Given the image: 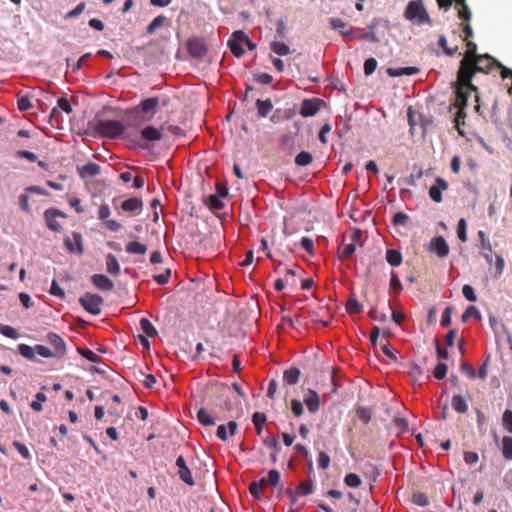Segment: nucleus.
<instances>
[{"instance_id":"f257e3e1","label":"nucleus","mask_w":512,"mask_h":512,"mask_svg":"<svg viewBox=\"0 0 512 512\" xmlns=\"http://www.w3.org/2000/svg\"><path fill=\"white\" fill-rule=\"evenodd\" d=\"M497 60L489 54H481L474 60L472 64L467 66L466 70L458 69L456 83L462 87H467L473 92L478 91V87L472 83V79L477 72L488 73L496 66Z\"/></svg>"},{"instance_id":"f03ea898","label":"nucleus","mask_w":512,"mask_h":512,"mask_svg":"<svg viewBox=\"0 0 512 512\" xmlns=\"http://www.w3.org/2000/svg\"><path fill=\"white\" fill-rule=\"evenodd\" d=\"M163 126L156 127L148 124L140 129L139 135L131 133L129 144L135 150H143L151 152L154 149V144L163 139Z\"/></svg>"},{"instance_id":"7ed1b4c3","label":"nucleus","mask_w":512,"mask_h":512,"mask_svg":"<svg viewBox=\"0 0 512 512\" xmlns=\"http://www.w3.org/2000/svg\"><path fill=\"white\" fill-rule=\"evenodd\" d=\"M94 129L103 138L121 139L127 143L131 138V132L127 131L125 124L116 119H99Z\"/></svg>"},{"instance_id":"20e7f679","label":"nucleus","mask_w":512,"mask_h":512,"mask_svg":"<svg viewBox=\"0 0 512 512\" xmlns=\"http://www.w3.org/2000/svg\"><path fill=\"white\" fill-rule=\"evenodd\" d=\"M472 91L467 87H462L461 85L455 83V94L456 99L452 104L453 107L457 108V112L454 117L455 126L460 135H463V132L460 129V125L465 124L466 112L465 109L468 105V98L470 97V93Z\"/></svg>"},{"instance_id":"39448f33","label":"nucleus","mask_w":512,"mask_h":512,"mask_svg":"<svg viewBox=\"0 0 512 512\" xmlns=\"http://www.w3.org/2000/svg\"><path fill=\"white\" fill-rule=\"evenodd\" d=\"M227 46L236 58H240L244 55V46H246L250 51L256 49V43H254L252 39L249 38L248 35L242 30L233 32L227 42Z\"/></svg>"},{"instance_id":"423d86ee","label":"nucleus","mask_w":512,"mask_h":512,"mask_svg":"<svg viewBox=\"0 0 512 512\" xmlns=\"http://www.w3.org/2000/svg\"><path fill=\"white\" fill-rule=\"evenodd\" d=\"M404 17L418 25L422 24H431L432 20L429 17L428 12L426 11L422 0H412L410 1L406 9L404 11Z\"/></svg>"},{"instance_id":"0eeeda50","label":"nucleus","mask_w":512,"mask_h":512,"mask_svg":"<svg viewBox=\"0 0 512 512\" xmlns=\"http://www.w3.org/2000/svg\"><path fill=\"white\" fill-rule=\"evenodd\" d=\"M103 298L96 293L86 292L79 298V303L83 309L93 316L101 314Z\"/></svg>"},{"instance_id":"6e6552de","label":"nucleus","mask_w":512,"mask_h":512,"mask_svg":"<svg viewBox=\"0 0 512 512\" xmlns=\"http://www.w3.org/2000/svg\"><path fill=\"white\" fill-rule=\"evenodd\" d=\"M186 48L189 55L194 58L201 60L208 53V46L205 40L201 37H191L186 42Z\"/></svg>"},{"instance_id":"1a4fd4ad","label":"nucleus","mask_w":512,"mask_h":512,"mask_svg":"<svg viewBox=\"0 0 512 512\" xmlns=\"http://www.w3.org/2000/svg\"><path fill=\"white\" fill-rule=\"evenodd\" d=\"M159 105V98L157 96L144 98L140 103L132 108L126 110V114L132 115L135 118L139 113L148 114L156 109Z\"/></svg>"},{"instance_id":"9d476101","label":"nucleus","mask_w":512,"mask_h":512,"mask_svg":"<svg viewBox=\"0 0 512 512\" xmlns=\"http://www.w3.org/2000/svg\"><path fill=\"white\" fill-rule=\"evenodd\" d=\"M65 218L66 214L57 208H48L44 211V219L46 226L53 232H60L62 230L61 224L57 221V218Z\"/></svg>"},{"instance_id":"9b49d317","label":"nucleus","mask_w":512,"mask_h":512,"mask_svg":"<svg viewBox=\"0 0 512 512\" xmlns=\"http://www.w3.org/2000/svg\"><path fill=\"white\" fill-rule=\"evenodd\" d=\"M63 243L70 254L82 255L84 252L83 237L79 232H73L72 238L65 237Z\"/></svg>"},{"instance_id":"f8f14e48","label":"nucleus","mask_w":512,"mask_h":512,"mask_svg":"<svg viewBox=\"0 0 512 512\" xmlns=\"http://www.w3.org/2000/svg\"><path fill=\"white\" fill-rule=\"evenodd\" d=\"M111 215V209L108 204H102L99 207L98 218L103 222L105 227L111 232H117L121 229V224L116 221L109 219Z\"/></svg>"},{"instance_id":"ddd939ff","label":"nucleus","mask_w":512,"mask_h":512,"mask_svg":"<svg viewBox=\"0 0 512 512\" xmlns=\"http://www.w3.org/2000/svg\"><path fill=\"white\" fill-rule=\"evenodd\" d=\"M175 465L178 468V476L180 480L189 486H193L195 484V481L192 476V472L190 468L187 466L186 460L182 455H179L176 458Z\"/></svg>"},{"instance_id":"4468645a","label":"nucleus","mask_w":512,"mask_h":512,"mask_svg":"<svg viewBox=\"0 0 512 512\" xmlns=\"http://www.w3.org/2000/svg\"><path fill=\"white\" fill-rule=\"evenodd\" d=\"M241 129L245 133H252L256 129V111L253 107L247 108L241 117Z\"/></svg>"},{"instance_id":"2eb2a0df","label":"nucleus","mask_w":512,"mask_h":512,"mask_svg":"<svg viewBox=\"0 0 512 512\" xmlns=\"http://www.w3.org/2000/svg\"><path fill=\"white\" fill-rule=\"evenodd\" d=\"M46 339H47L48 343L54 347V349H55L54 353L57 357L60 358V357H63L66 355V353H67L66 343L59 334L54 333V332H49L47 334Z\"/></svg>"},{"instance_id":"dca6fc26","label":"nucleus","mask_w":512,"mask_h":512,"mask_svg":"<svg viewBox=\"0 0 512 512\" xmlns=\"http://www.w3.org/2000/svg\"><path fill=\"white\" fill-rule=\"evenodd\" d=\"M429 250L440 258H445L449 254V246L442 236L433 238L430 241Z\"/></svg>"},{"instance_id":"f3484780","label":"nucleus","mask_w":512,"mask_h":512,"mask_svg":"<svg viewBox=\"0 0 512 512\" xmlns=\"http://www.w3.org/2000/svg\"><path fill=\"white\" fill-rule=\"evenodd\" d=\"M466 47L467 50L463 55V59L460 61L459 68H462V70H466L467 66H470L472 64V60L477 58L480 54L477 53V45L475 42L469 40L466 41Z\"/></svg>"},{"instance_id":"a211bd4d","label":"nucleus","mask_w":512,"mask_h":512,"mask_svg":"<svg viewBox=\"0 0 512 512\" xmlns=\"http://www.w3.org/2000/svg\"><path fill=\"white\" fill-rule=\"evenodd\" d=\"M321 102L322 101L317 98L303 100L300 108V115L303 117L314 116L320 110Z\"/></svg>"},{"instance_id":"6ab92c4d","label":"nucleus","mask_w":512,"mask_h":512,"mask_svg":"<svg viewBox=\"0 0 512 512\" xmlns=\"http://www.w3.org/2000/svg\"><path fill=\"white\" fill-rule=\"evenodd\" d=\"M448 183L441 177H437L435 179V184L432 185L429 189L430 198L439 203L442 201V192L448 189Z\"/></svg>"},{"instance_id":"aec40b11","label":"nucleus","mask_w":512,"mask_h":512,"mask_svg":"<svg viewBox=\"0 0 512 512\" xmlns=\"http://www.w3.org/2000/svg\"><path fill=\"white\" fill-rule=\"evenodd\" d=\"M139 325L141 330L145 334V336L141 337V342L149 347L150 343L148 341V337H156L158 335V331L148 318H141Z\"/></svg>"},{"instance_id":"412c9836","label":"nucleus","mask_w":512,"mask_h":512,"mask_svg":"<svg viewBox=\"0 0 512 512\" xmlns=\"http://www.w3.org/2000/svg\"><path fill=\"white\" fill-rule=\"evenodd\" d=\"M92 284L101 291H111L114 288L113 281L104 274H94L91 276Z\"/></svg>"},{"instance_id":"4be33fe9","label":"nucleus","mask_w":512,"mask_h":512,"mask_svg":"<svg viewBox=\"0 0 512 512\" xmlns=\"http://www.w3.org/2000/svg\"><path fill=\"white\" fill-rule=\"evenodd\" d=\"M304 403L307 406L309 412H317L320 408V398L318 393L314 390H308V393L304 397Z\"/></svg>"},{"instance_id":"5701e85b","label":"nucleus","mask_w":512,"mask_h":512,"mask_svg":"<svg viewBox=\"0 0 512 512\" xmlns=\"http://www.w3.org/2000/svg\"><path fill=\"white\" fill-rule=\"evenodd\" d=\"M236 159L238 162L244 163L247 168H244L245 173H247L251 178H254L256 173V162L253 158H248L244 153L238 152L236 154Z\"/></svg>"},{"instance_id":"b1692460","label":"nucleus","mask_w":512,"mask_h":512,"mask_svg":"<svg viewBox=\"0 0 512 512\" xmlns=\"http://www.w3.org/2000/svg\"><path fill=\"white\" fill-rule=\"evenodd\" d=\"M204 204L213 212L222 210L224 208L223 198L210 194L203 198Z\"/></svg>"},{"instance_id":"393cba45","label":"nucleus","mask_w":512,"mask_h":512,"mask_svg":"<svg viewBox=\"0 0 512 512\" xmlns=\"http://www.w3.org/2000/svg\"><path fill=\"white\" fill-rule=\"evenodd\" d=\"M280 482V473L276 469H272L268 473V479L262 478L258 481V490L262 489L266 485L276 487Z\"/></svg>"},{"instance_id":"a878e982","label":"nucleus","mask_w":512,"mask_h":512,"mask_svg":"<svg viewBox=\"0 0 512 512\" xmlns=\"http://www.w3.org/2000/svg\"><path fill=\"white\" fill-rule=\"evenodd\" d=\"M143 207V201L138 197H130L121 203V209L125 212H135Z\"/></svg>"},{"instance_id":"bb28decb","label":"nucleus","mask_w":512,"mask_h":512,"mask_svg":"<svg viewBox=\"0 0 512 512\" xmlns=\"http://www.w3.org/2000/svg\"><path fill=\"white\" fill-rule=\"evenodd\" d=\"M419 69L417 67H401V68H393L390 67L387 69V74L390 77H400V76H411L418 73Z\"/></svg>"},{"instance_id":"cd10ccee","label":"nucleus","mask_w":512,"mask_h":512,"mask_svg":"<svg viewBox=\"0 0 512 512\" xmlns=\"http://www.w3.org/2000/svg\"><path fill=\"white\" fill-rule=\"evenodd\" d=\"M455 2V8L458 9V17L465 22H469L471 19V11L466 3V0H452Z\"/></svg>"},{"instance_id":"c85d7f7f","label":"nucleus","mask_w":512,"mask_h":512,"mask_svg":"<svg viewBox=\"0 0 512 512\" xmlns=\"http://www.w3.org/2000/svg\"><path fill=\"white\" fill-rule=\"evenodd\" d=\"M101 168L97 163L88 162L84 164L79 173L81 177H95L100 174Z\"/></svg>"},{"instance_id":"c756f323","label":"nucleus","mask_w":512,"mask_h":512,"mask_svg":"<svg viewBox=\"0 0 512 512\" xmlns=\"http://www.w3.org/2000/svg\"><path fill=\"white\" fill-rule=\"evenodd\" d=\"M478 236L481 240V250H488L489 253H482V256L485 258L487 263L491 265L493 263L492 256V247L489 240L486 239V235L484 231H479Z\"/></svg>"},{"instance_id":"7c9ffc66","label":"nucleus","mask_w":512,"mask_h":512,"mask_svg":"<svg viewBox=\"0 0 512 512\" xmlns=\"http://www.w3.org/2000/svg\"><path fill=\"white\" fill-rule=\"evenodd\" d=\"M125 250L128 254L144 255L147 252L148 247L146 244L138 241H130L126 244Z\"/></svg>"},{"instance_id":"2f4dec72","label":"nucleus","mask_w":512,"mask_h":512,"mask_svg":"<svg viewBox=\"0 0 512 512\" xmlns=\"http://www.w3.org/2000/svg\"><path fill=\"white\" fill-rule=\"evenodd\" d=\"M301 372L296 367H290L286 369L283 373V381L288 385H295L300 378Z\"/></svg>"},{"instance_id":"473e14b6","label":"nucleus","mask_w":512,"mask_h":512,"mask_svg":"<svg viewBox=\"0 0 512 512\" xmlns=\"http://www.w3.org/2000/svg\"><path fill=\"white\" fill-rule=\"evenodd\" d=\"M106 270L111 275H118L121 271L118 259L111 253L106 256Z\"/></svg>"},{"instance_id":"72a5a7b5","label":"nucleus","mask_w":512,"mask_h":512,"mask_svg":"<svg viewBox=\"0 0 512 512\" xmlns=\"http://www.w3.org/2000/svg\"><path fill=\"white\" fill-rule=\"evenodd\" d=\"M386 260L391 266L398 267L402 264L403 257L400 251L388 249L386 251Z\"/></svg>"},{"instance_id":"f704fd0d","label":"nucleus","mask_w":512,"mask_h":512,"mask_svg":"<svg viewBox=\"0 0 512 512\" xmlns=\"http://www.w3.org/2000/svg\"><path fill=\"white\" fill-rule=\"evenodd\" d=\"M197 420L203 426H213L215 424L214 417L203 407L197 411Z\"/></svg>"},{"instance_id":"c9c22d12","label":"nucleus","mask_w":512,"mask_h":512,"mask_svg":"<svg viewBox=\"0 0 512 512\" xmlns=\"http://www.w3.org/2000/svg\"><path fill=\"white\" fill-rule=\"evenodd\" d=\"M77 352L91 363L99 364L102 362V358L89 348H78Z\"/></svg>"},{"instance_id":"e433bc0d","label":"nucleus","mask_w":512,"mask_h":512,"mask_svg":"<svg viewBox=\"0 0 512 512\" xmlns=\"http://www.w3.org/2000/svg\"><path fill=\"white\" fill-rule=\"evenodd\" d=\"M452 407L456 412L461 414L468 411V404L461 395H454L452 397Z\"/></svg>"},{"instance_id":"4c0bfd02","label":"nucleus","mask_w":512,"mask_h":512,"mask_svg":"<svg viewBox=\"0 0 512 512\" xmlns=\"http://www.w3.org/2000/svg\"><path fill=\"white\" fill-rule=\"evenodd\" d=\"M17 349H18V353H19L22 357H24V358H26V359H28V360H31V361L36 360V356H35V354H36L35 347H32V346H30V345H27V344H23V343H22V344H19V345H18V348H17Z\"/></svg>"},{"instance_id":"58836bf2","label":"nucleus","mask_w":512,"mask_h":512,"mask_svg":"<svg viewBox=\"0 0 512 512\" xmlns=\"http://www.w3.org/2000/svg\"><path fill=\"white\" fill-rule=\"evenodd\" d=\"M502 455L506 460H512V437L504 436L502 438Z\"/></svg>"},{"instance_id":"ea45409f","label":"nucleus","mask_w":512,"mask_h":512,"mask_svg":"<svg viewBox=\"0 0 512 512\" xmlns=\"http://www.w3.org/2000/svg\"><path fill=\"white\" fill-rule=\"evenodd\" d=\"M166 17L164 15H158L155 17L146 27L147 34H153L155 31L164 25Z\"/></svg>"},{"instance_id":"a19ab883","label":"nucleus","mask_w":512,"mask_h":512,"mask_svg":"<svg viewBox=\"0 0 512 512\" xmlns=\"http://www.w3.org/2000/svg\"><path fill=\"white\" fill-rule=\"evenodd\" d=\"M33 107L31 98L29 95H18L17 108L21 112L28 111Z\"/></svg>"},{"instance_id":"79ce46f5","label":"nucleus","mask_w":512,"mask_h":512,"mask_svg":"<svg viewBox=\"0 0 512 512\" xmlns=\"http://www.w3.org/2000/svg\"><path fill=\"white\" fill-rule=\"evenodd\" d=\"M47 400V396L43 392H38L35 395V400H33L30 404V407L35 412H40L43 410L42 403Z\"/></svg>"},{"instance_id":"37998d69","label":"nucleus","mask_w":512,"mask_h":512,"mask_svg":"<svg viewBox=\"0 0 512 512\" xmlns=\"http://www.w3.org/2000/svg\"><path fill=\"white\" fill-rule=\"evenodd\" d=\"M362 305L359 303V301L354 298L350 297L346 302V309L349 314H358L362 311Z\"/></svg>"},{"instance_id":"c03bdc74","label":"nucleus","mask_w":512,"mask_h":512,"mask_svg":"<svg viewBox=\"0 0 512 512\" xmlns=\"http://www.w3.org/2000/svg\"><path fill=\"white\" fill-rule=\"evenodd\" d=\"M313 161V157L309 152L301 151L295 157V163L298 166H307L311 164Z\"/></svg>"},{"instance_id":"a18cd8bd","label":"nucleus","mask_w":512,"mask_h":512,"mask_svg":"<svg viewBox=\"0 0 512 512\" xmlns=\"http://www.w3.org/2000/svg\"><path fill=\"white\" fill-rule=\"evenodd\" d=\"M357 417L363 422V424H368L372 418V410L367 407H358L356 410Z\"/></svg>"},{"instance_id":"49530a36","label":"nucleus","mask_w":512,"mask_h":512,"mask_svg":"<svg viewBox=\"0 0 512 512\" xmlns=\"http://www.w3.org/2000/svg\"><path fill=\"white\" fill-rule=\"evenodd\" d=\"M273 105L269 99L259 100L258 99V116L266 117L272 110Z\"/></svg>"},{"instance_id":"de8ad7c7","label":"nucleus","mask_w":512,"mask_h":512,"mask_svg":"<svg viewBox=\"0 0 512 512\" xmlns=\"http://www.w3.org/2000/svg\"><path fill=\"white\" fill-rule=\"evenodd\" d=\"M244 168H247V166H245L244 163H242V162H238V160L235 158V162L233 165V172L237 178H239V179L251 178L247 173H245Z\"/></svg>"},{"instance_id":"09e8293b","label":"nucleus","mask_w":512,"mask_h":512,"mask_svg":"<svg viewBox=\"0 0 512 512\" xmlns=\"http://www.w3.org/2000/svg\"><path fill=\"white\" fill-rule=\"evenodd\" d=\"M356 250V246L354 243L344 244L342 248H339L338 254L339 259L344 260L349 258Z\"/></svg>"},{"instance_id":"8fccbe9b","label":"nucleus","mask_w":512,"mask_h":512,"mask_svg":"<svg viewBox=\"0 0 512 512\" xmlns=\"http://www.w3.org/2000/svg\"><path fill=\"white\" fill-rule=\"evenodd\" d=\"M389 288H390V292H393L395 294L401 293V291L403 289L401 281L394 271L391 272Z\"/></svg>"},{"instance_id":"3c124183","label":"nucleus","mask_w":512,"mask_h":512,"mask_svg":"<svg viewBox=\"0 0 512 512\" xmlns=\"http://www.w3.org/2000/svg\"><path fill=\"white\" fill-rule=\"evenodd\" d=\"M270 48L274 53L281 56H285L290 52L289 47L283 42L274 41L271 43Z\"/></svg>"},{"instance_id":"603ef678","label":"nucleus","mask_w":512,"mask_h":512,"mask_svg":"<svg viewBox=\"0 0 512 512\" xmlns=\"http://www.w3.org/2000/svg\"><path fill=\"white\" fill-rule=\"evenodd\" d=\"M438 45L444 50V53L448 56H453L458 51V46L448 47L447 39L444 35L439 36Z\"/></svg>"},{"instance_id":"864d4df0","label":"nucleus","mask_w":512,"mask_h":512,"mask_svg":"<svg viewBox=\"0 0 512 512\" xmlns=\"http://www.w3.org/2000/svg\"><path fill=\"white\" fill-rule=\"evenodd\" d=\"M296 492L298 495L306 496L313 492V483L312 481H302L296 488Z\"/></svg>"},{"instance_id":"5fc2aeb1","label":"nucleus","mask_w":512,"mask_h":512,"mask_svg":"<svg viewBox=\"0 0 512 512\" xmlns=\"http://www.w3.org/2000/svg\"><path fill=\"white\" fill-rule=\"evenodd\" d=\"M0 333L5 337L14 339V340L19 337V333H18L17 329H15L14 327H12L10 325L0 324Z\"/></svg>"},{"instance_id":"6e6d98bb","label":"nucleus","mask_w":512,"mask_h":512,"mask_svg":"<svg viewBox=\"0 0 512 512\" xmlns=\"http://www.w3.org/2000/svg\"><path fill=\"white\" fill-rule=\"evenodd\" d=\"M467 223L464 218H461L457 224V236L461 242L467 241Z\"/></svg>"},{"instance_id":"4d7b16f0","label":"nucleus","mask_w":512,"mask_h":512,"mask_svg":"<svg viewBox=\"0 0 512 512\" xmlns=\"http://www.w3.org/2000/svg\"><path fill=\"white\" fill-rule=\"evenodd\" d=\"M49 293L60 299L65 297V292L56 279L52 280Z\"/></svg>"},{"instance_id":"13d9d810","label":"nucleus","mask_w":512,"mask_h":512,"mask_svg":"<svg viewBox=\"0 0 512 512\" xmlns=\"http://www.w3.org/2000/svg\"><path fill=\"white\" fill-rule=\"evenodd\" d=\"M12 445L24 459H26V460L31 459V453L25 444H23L19 441H13Z\"/></svg>"},{"instance_id":"bf43d9fd","label":"nucleus","mask_w":512,"mask_h":512,"mask_svg":"<svg viewBox=\"0 0 512 512\" xmlns=\"http://www.w3.org/2000/svg\"><path fill=\"white\" fill-rule=\"evenodd\" d=\"M344 482L347 486L352 488H357L362 483L360 477L355 473H348L344 478Z\"/></svg>"},{"instance_id":"052dcab7","label":"nucleus","mask_w":512,"mask_h":512,"mask_svg":"<svg viewBox=\"0 0 512 512\" xmlns=\"http://www.w3.org/2000/svg\"><path fill=\"white\" fill-rule=\"evenodd\" d=\"M57 107L63 112L70 114L73 109L70 100L67 97H59L57 100Z\"/></svg>"},{"instance_id":"680f3d73","label":"nucleus","mask_w":512,"mask_h":512,"mask_svg":"<svg viewBox=\"0 0 512 512\" xmlns=\"http://www.w3.org/2000/svg\"><path fill=\"white\" fill-rule=\"evenodd\" d=\"M474 317L477 319H480V312L476 306H469L466 308L465 312L463 313L461 319L463 322L468 321L469 318Z\"/></svg>"},{"instance_id":"e2e57ef3","label":"nucleus","mask_w":512,"mask_h":512,"mask_svg":"<svg viewBox=\"0 0 512 512\" xmlns=\"http://www.w3.org/2000/svg\"><path fill=\"white\" fill-rule=\"evenodd\" d=\"M170 277H171V269L167 268L163 273L154 275L153 279L157 284L163 286L169 282Z\"/></svg>"},{"instance_id":"0e129e2a","label":"nucleus","mask_w":512,"mask_h":512,"mask_svg":"<svg viewBox=\"0 0 512 512\" xmlns=\"http://www.w3.org/2000/svg\"><path fill=\"white\" fill-rule=\"evenodd\" d=\"M447 371L448 367L445 363H438L433 370V376L438 380L444 379Z\"/></svg>"},{"instance_id":"69168bd1","label":"nucleus","mask_w":512,"mask_h":512,"mask_svg":"<svg viewBox=\"0 0 512 512\" xmlns=\"http://www.w3.org/2000/svg\"><path fill=\"white\" fill-rule=\"evenodd\" d=\"M463 296L470 302H476L477 301V295L475 293L474 288L469 285L465 284L462 288Z\"/></svg>"},{"instance_id":"338daca9","label":"nucleus","mask_w":512,"mask_h":512,"mask_svg":"<svg viewBox=\"0 0 512 512\" xmlns=\"http://www.w3.org/2000/svg\"><path fill=\"white\" fill-rule=\"evenodd\" d=\"M502 424L503 427L509 432L512 433V410H505L502 416Z\"/></svg>"},{"instance_id":"774afa93","label":"nucleus","mask_w":512,"mask_h":512,"mask_svg":"<svg viewBox=\"0 0 512 512\" xmlns=\"http://www.w3.org/2000/svg\"><path fill=\"white\" fill-rule=\"evenodd\" d=\"M350 238H351V243H354L355 246L363 245V232L360 229L354 228L351 231Z\"/></svg>"}]
</instances>
